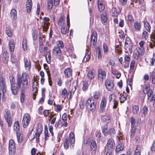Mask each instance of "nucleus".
<instances>
[{
  "label": "nucleus",
  "mask_w": 155,
  "mask_h": 155,
  "mask_svg": "<svg viewBox=\"0 0 155 155\" xmlns=\"http://www.w3.org/2000/svg\"><path fill=\"white\" fill-rule=\"evenodd\" d=\"M149 100L150 102L153 101V105L155 104V94L152 95V96Z\"/></svg>",
  "instance_id": "obj_62"
},
{
  "label": "nucleus",
  "mask_w": 155,
  "mask_h": 155,
  "mask_svg": "<svg viewBox=\"0 0 155 155\" xmlns=\"http://www.w3.org/2000/svg\"><path fill=\"white\" fill-rule=\"evenodd\" d=\"M16 136L18 142L19 143H21L23 141V138L21 135L19 133H17Z\"/></svg>",
  "instance_id": "obj_45"
},
{
  "label": "nucleus",
  "mask_w": 155,
  "mask_h": 155,
  "mask_svg": "<svg viewBox=\"0 0 155 155\" xmlns=\"http://www.w3.org/2000/svg\"><path fill=\"white\" fill-rule=\"evenodd\" d=\"M100 96V94L98 91H96L94 93L93 95L94 98L95 99L99 98Z\"/></svg>",
  "instance_id": "obj_50"
},
{
  "label": "nucleus",
  "mask_w": 155,
  "mask_h": 155,
  "mask_svg": "<svg viewBox=\"0 0 155 155\" xmlns=\"http://www.w3.org/2000/svg\"><path fill=\"white\" fill-rule=\"evenodd\" d=\"M124 146L122 144H118L116 146V152L117 153H119L124 149Z\"/></svg>",
  "instance_id": "obj_28"
},
{
  "label": "nucleus",
  "mask_w": 155,
  "mask_h": 155,
  "mask_svg": "<svg viewBox=\"0 0 155 155\" xmlns=\"http://www.w3.org/2000/svg\"><path fill=\"white\" fill-rule=\"evenodd\" d=\"M107 103L106 98L103 96L101 98L100 105V113H103L105 111V107Z\"/></svg>",
  "instance_id": "obj_9"
},
{
  "label": "nucleus",
  "mask_w": 155,
  "mask_h": 155,
  "mask_svg": "<svg viewBox=\"0 0 155 155\" xmlns=\"http://www.w3.org/2000/svg\"><path fill=\"white\" fill-rule=\"evenodd\" d=\"M25 90L21 91V94L20 95V101L21 103L24 102L25 100Z\"/></svg>",
  "instance_id": "obj_51"
},
{
  "label": "nucleus",
  "mask_w": 155,
  "mask_h": 155,
  "mask_svg": "<svg viewBox=\"0 0 155 155\" xmlns=\"http://www.w3.org/2000/svg\"><path fill=\"white\" fill-rule=\"evenodd\" d=\"M55 6H57L59 4V0H48L47 2V8L49 10L52 9L53 5V2Z\"/></svg>",
  "instance_id": "obj_13"
},
{
  "label": "nucleus",
  "mask_w": 155,
  "mask_h": 155,
  "mask_svg": "<svg viewBox=\"0 0 155 155\" xmlns=\"http://www.w3.org/2000/svg\"><path fill=\"white\" fill-rule=\"evenodd\" d=\"M106 73L102 69H99L98 71V79L99 80H103L105 78Z\"/></svg>",
  "instance_id": "obj_17"
},
{
  "label": "nucleus",
  "mask_w": 155,
  "mask_h": 155,
  "mask_svg": "<svg viewBox=\"0 0 155 155\" xmlns=\"http://www.w3.org/2000/svg\"><path fill=\"white\" fill-rule=\"evenodd\" d=\"M115 143L114 140L110 138L108 141L107 146V151H112L114 149Z\"/></svg>",
  "instance_id": "obj_12"
},
{
  "label": "nucleus",
  "mask_w": 155,
  "mask_h": 155,
  "mask_svg": "<svg viewBox=\"0 0 155 155\" xmlns=\"http://www.w3.org/2000/svg\"><path fill=\"white\" fill-rule=\"evenodd\" d=\"M75 141V138L74 134L72 132L70 133L68 137L66 138L64 142V146L65 149H68L70 147L73 148Z\"/></svg>",
  "instance_id": "obj_3"
},
{
  "label": "nucleus",
  "mask_w": 155,
  "mask_h": 155,
  "mask_svg": "<svg viewBox=\"0 0 155 155\" xmlns=\"http://www.w3.org/2000/svg\"><path fill=\"white\" fill-rule=\"evenodd\" d=\"M9 49L11 52H13L14 51L15 48V44L13 40H9Z\"/></svg>",
  "instance_id": "obj_31"
},
{
  "label": "nucleus",
  "mask_w": 155,
  "mask_h": 155,
  "mask_svg": "<svg viewBox=\"0 0 155 155\" xmlns=\"http://www.w3.org/2000/svg\"><path fill=\"white\" fill-rule=\"evenodd\" d=\"M45 58L48 63L50 64L51 62V55L50 52L47 51L45 53Z\"/></svg>",
  "instance_id": "obj_36"
},
{
  "label": "nucleus",
  "mask_w": 155,
  "mask_h": 155,
  "mask_svg": "<svg viewBox=\"0 0 155 155\" xmlns=\"http://www.w3.org/2000/svg\"><path fill=\"white\" fill-rule=\"evenodd\" d=\"M149 90L150 87L149 84L146 83L144 84L143 87V90L144 93L147 94L148 91Z\"/></svg>",
  "instance_id": "obj_32"
},
{
  "label": "nucleus",
  "mask_w": 155,
  "mask_h": 155,
  "mask_svg": "<svg viewBox=\"0 0 155 155\" xmlns=\"http://www.w3.org/2000/svg\"><path fill=\"white\" fill-rule=\"evenodd\" d=\"M67 28L66 25H62L61 28V32L63 35H65L67 31Z\"/></svg>",
  "instance_id": "obj_44"
},
{
  "label": "nucleus",
  "mask_w": 155,
  "mask_h": 155,
  "mask_svg": "<svg viewBox=\"0 0 155 155\" xmlns=\"http://www.w3.org/2000/svg\"><path fill=\"white\" fill-rule=\"evenodd\" d=\"M132 45L130 39L129 38H127L125 42V48L126 49H128L130 51L132 50Z\"/></svg>",
  "instance_id": "obj_18"
},
{
  "label": "nucleus",
  "mask_w": 155,
  "mask_h": 155,
  "mask_svg": "<svg viewBox=\"0 0 155 155\" xmlns=\"http://www.w3.org/2000/svg\"><path fill=\"white\" fill-rule=\"evenodd\" d=\"M25 66V69L27 70H29L31 68V64L29 61L26 58H24Z\"/></svg>",
  "instance_id": "obj_27"
},
{
  "label": "nucleus",
  "mask_w": 155,
  "mask_h": 155,
  "mask_svg": "<svg viewBox=\"0 0 155 155\" xmlns=\"http://www.w3.org/2000/svg\"><path fill=\"white\" fill-rule=\"evenodd\" d=\"M132 112L134 114H137L139 112V107L137 105H134L132 107Z\"/></svg>",
  "instance_id": "obj_41"
},
{
  "label": "nucleus",
  "mask_w": 155,
  "mask_h": 155,
  "mask_svg": "<svg viewBox=\"0 0 155 155\" xmlns=\"http://www.w3.org/2000/svg\"><path fill=\"white\" fill-rule=\"evenodd\" d=\"M29 76L25 73H23L21 75H18L17 79V85L19 90H25L29 86L28 82Z\"/></svg>",
  "instance_id": "obj_1"
},
{
  "label": "nucleus",
  "mask_w": 155,
  "mask_h": 155,
  "mask_svg": "<svg viewBox=\"0 0 155 155\" xmlns=\"http://www.w3.org/2000/svg\"><path fill=\"white\" fill-rule=\"evenodd\" d=\"M135 62L134 61L132 60L130 63V71L131 72L134 71L135 70Z\"/></svg>",
  "instance_id": "obj_35"
},
{
  "label": "nucleus",
  "mask_w": 155,
  "mask_h": 155,
  "mask_svg": "<svg viewBox=\"0 0 155 155\" xmlns=\"http://www.w3.org/2000/svg\"><path fill=\"white\" fill-rule=\"evenodd\" d=\"M86 54H85L83 60V62H86L89 60L91 58V52L88 51L87 50L86 51Z\"/></svg>",
  "instance_id": "obj_30"
},
{
  "label": "nucleus",
  "mask_w": 155,
  "mask_h": 155,
  "mask_svg": "<svg viewBox=\"0 0 155 155\" xmlns=\"http://www.w3.org/2000/svg\"><path fill=\"white\" fill-rule=\"evenodd\" d=\"M107 128V126L106 125H105L103 127H102L103 133L105 135H107L108 134V131Z\"/></svg>",
  "instance_id": "obj_40"
},
{
  "label": "nucleus",
  "mask_w": 155,
  "mask_h": 155,
  "mask_svg": "<svg viewBox=\"0 0 155 155\" xmlns=\"http://www.w3.org/2000/svg\"><path fill=\"white\" fill-rule=\"evenodd\" d=\"M95 101L92 98H89L87 101L86 105L88 109L91 111L94 110L96 109Z\"/></svg>",
  "instance_id": "obj_4"
},
{
  "label": "nucleus",
  "mask_w": 155,
  "mask_h": 155,
  "mask_svg": "<svg viewBox=\"0 0 155 155\" xmlns=\"http://www.w3.org/2000/svg\"><path fill=\"white\" fill-rule=\"evenodd\" d=\"M5 113L4 114V116L6 121L8 123V126L9 127L11 126L12 122L10 112L7 109L5 110Z\"/></svg>",
  "instance_id": "obj_8"
},
{
  "label": "nucleus",
  "mask_w": 155,
  "mask_h": 155,
  "mask_svg": "<svg viewBox=\"0 0 155 155\" xmlns=\"http://www.w3.org/2000/svg\"><path fill=\"white\" fill-rule=\"evenodd\" d=\"M19 122L18 121H16L14 124V130L16 131V134L17 133H19L18 131L19 130Z\"/></svg>",
  "instance_id": "obj_34"
},
{
  "label": "nucleus",
  "mask_w": 155,
  "mask_h": 155,
  "mask_svg": "<svg viewBox=\"0 0 155 155\" xmlns=\"http://www.w3.org/2000/svg\"><path fill=\"white\" fill-rule=\"evenodd\" d=\"M144 52L143 48H137L134 52L133 56L135 59H137L140 55H143Z\"/></svg>",
  "instance_id": "obj_6"
},
{
  "label": "nucleus",
  "mask_w": 155,
  "mask_h": 155,
  "mask_svg": "<svg viewBox=\"0 0 155 155\" xmlns=\"http://www.w3.org/2000/svg\"><path fill=\"white\" fill-rule=\"evenodd\" d=\"M130 122L131 126H134L135 124V122L134 118L133 117H131L130 118Z\"/></svg>",
  "instance_id": "obj_63"
},
{
  "label": "nucleus",
  "mask_w": 155,
  "mask_h": 155,
  "mask_svg": "<svg viewBox=\"0 0 155 155\" xmlns=\"http://www.w3.org/2000/svg\"><path fill=\"white\" fill-rule=\"evenodd\" d=\"M98 6L99 11L100 12L102 11L105 8V5L103 2L98 0Z\"/></svg>",
  "instance_id": "obj_26"
},
{
  "label": "nucleus",
  "mask_w": 155,
  "mask_h": 155,
  "mask_svg": "<svg viewBox=\"0 0 155 155\" xmlns=\"http://www.w3.org/2000/svg\"><path fill=\"white\" fill-rule=\"evenodd\" d=\"M126 99V97L123 95L119 97V100L121 103H123Z\"/></svg>",
  "instance_id": "obj_60"
},
{
  "label": "nucleus",
  "mask_w": 155,
  "mask_h": 155,
  "mask_svg": "<svg viewBox=\"0 0 155 155\" xmlns=\"http://www.w3.org/2000/svg\"><path fill=\"white\" fill-rule=\"evenodd\" d=\"M68 91L67 90L64 88L61 91V96L65 98L68 95Z\"/></svg>",
  "instance_id": "obj_49"
},
{
  "label": "nucleus",
  "mask_w": 155,
  "mask_h": 155,
  "mask_svg": "<svg viewBox=\"0 0 155 155\" xmlns=\"http://www.w3.org/2000/svg\"><path fill=\"white\" fill-rule=\"evenodd\" d=\"M23 48L24 51H26L27 49V41L25 39H23L22 43Z\"/></svg>",
  "instance_id": "obj_48"
},
{
  "label": "nucleus",
  "mask_w": 155,
  "mask_h": 155,
  "mask_svg": "<svg viewBox=\"0 0 155 155\" xmlns=\"http://www.w3.org/2000/svg\"><path fill=\"white\" fill-rule=\"evenodd\" d=\"M97 56L99 59H100L102 58V55L101 54L100 50L98 48L97 51Z\"/></svg>",
  "instance_id": "obj_61"
},
{
  "label": "nucleus",
  "mask_w": 155,
  "mask_h": 155,
  "mask_svg": "<svg viewBox=\"0 0 155 155\" xmlns=\"http://www.w3.org/2000/svg\"><path fill=\"white\" fill-rule=\"evenodd\" d=\"M90 148L91 154L92 155H95L97 149V145L95 141L94 140L91 141L90 143Z\"/></svg>",
  "instance_id": "obj_15"
},
{
  "label": "nucleus",
  "mask_w": 155,
  "mask_h": 155,
  "mask_svg": "<svg viewBox=\"0 0 155 155\" xmlns=\"http://www.w3.org/2000/svg\"><path fill=\"white\" fill-rule=\"evenodd\" d=\"M88 87V83L86 82H83L82 89L84 91L86 90Z\"/></svg>",
  "instance_id": "obj_53"
},
{
  "label": "nucleus",
  "mask_w": 155,
  "mask_h": 155,
  "mask_svg": "<svg viewBox=\"0 0 155 155\" xmlns=\"http://www.w3.org/2000/svg\"><path fill=\"white\" fill-rule=\"evenodd\" d=\"M31 120V117L29 114L27 113L24 114L22 121L23 126L24 128H26L28 126Z\"/></svg>",
  "instance_id": "obj_7"
},
{
  "label": "nucleus",
  "mask_w": 155,
  "mask_h": 155,
  "mask_svg": "<svg viewBox=\"0 0 155 155\" xmlns=\"http://www.w3.org/2000/svg\"><path fill=\"white\" fill-rule=\"evenodd\" d=\"M6 32L7 35L8 37H11L12 35V32L8 28H6Z\"/></svg>",
  "instance_id": "obj_58"
},
{
  "label": "nucleus",
  "mask_w": 155,
  "mask_h": 155,
  "mask_svg": "<svg viewBox=\"0 0 155 155\" xmlns=\"http://www.w3.org/2000/svg\"><path fill=\"white\" fill-rule=\"evenodd\" d=\"M143 23L145 28L148 31L150 32L151 30V26L147 22L144 21Z\"/></svg>",
  "instance_id": "obj_38"
},
{
  "label": "nucleus",
  "mask_w": 155,
  "mask_h": 155,
  "mask_svg": "<svg viewBox=\"0 0 155 155\" xmlns=\"http://www.w3.org/2000/svg\"><path fill=\"white\" fill-rule=\"evenodd\" d=\"M42 24H44L43 26V31L46 32L48 30V25L50 24L49 23H45L44 21H43L42 22Z\"/></svg>",
  "instance_id": "obj_43"
},
{
  "label": "nucleus",
  "mask_w": 155,
  "mask_h": 155,
  "mask_svg": "<svg viewBox=\"0 0 155 155\" xmlns=\"http://www.w3.org/2000/svg\"><path fill=\"white\" fill-rule=\"evenodd\" d=\"M153 92L151 90H150L148 91L147 93V94L149 100H150V99L152 96V95H153Z\"/></svg>",
  "instance_id": "obj_59"
},
{
  "label": "nucleus",
  "mask_w": 155,
  "mask_h": 155,
  "mask_svg": "<svg viewBox=\"0 0 155 155\" xmlns=\"http://www.w3.org/2000/svg\"><path fill=\"white\" fill-rule=\"evenodd\" d=\"M109 101L113 104V108L115 109L117 107L118 102L117 100L116 96L115 94H112L109 97Z\"/></svg>",
  "instance_id": "obj_5"
},
{
  "label": "nucleus",
  "mask_w": 155,
  "mask_h": 155,
  "mask_svg": "<svg viewBox=\"0 0 155 155\" xmlns=\"http://www.w3.org/2000/svg\"><path fill=\"white\" fill-rule=\"evenodd\" d=\"M135 28L136 31H140L141 28L140 23L138 21H136L134 24Z\"/></svg>",
  "instance_id": "obj_39"
},
{
  "label": "nucleus",
  "mask_w": 155,
  "mask_h": 155,
  "mask_svg": "<svg viewBox=\"0 0 155 155\" xmlns=\"http://www.w3.org/2000/svg\"><path fill=\"white\" fill-rule=\"evenodd\" d=\"M107 15L106 13H103L101 15V20L103 24H105L107 20Z\"/></svg>",
  "instance_id": "obj_33"
},
{
  "label": "nucleus",
  "mask_w": 155,
  "mask_h": 155,
  "mask_svg": "<svg viewBox=\"0 0 155 155\" xmlns=\"http://www.w3.org/2000/svg\"><path fill=\"white\" fill-rule=\"evenodd\" d=\"M0 86L2 92V98H3L5 96L6 92V86H5V82H2L0 83Z\"/></svg>",
  "instance_id": "obj_24"
},
{
  "label": "nucleus",
  "mask_w": 155,
  "mask_h": 155,
  "mask_svg": "<svg viewBox=\"0 0 155 155\" xmlns=\"http://www.w3.org/2000/svg\"><path fill=\"white\" fill-rule=\"evenodd\" d=\"M97 41V33L96 31L92 32L91 37V45L93 46L96 45Z\"/></svg>",
  "instance_id": "obj_11"
},
{
  "label": "nucleus",
  "mask_w": 155,
  "mask_h": 155,
  "mask_svg": "<svg viewBox=\"0 0 155 155\" xmlns=\"http://www.w3.org/2000/svg\"><path fill=\"white\" fill-rule=\"evenodd\" d=\"M18 86H15V84L12 82L11 85V90L12 94L14 95H16L18 94Z\"/></svg>",
  "instance_id": "obj_19"
},
{
  "label": "nucleus",
  "mask_w": 155,
  "mask_h": 155,
  "mask_svg": "<svg viewBox=\"0 0 155 155\" xmlns=\"http://www.w3.org/2000/svg\"><path fill=\"white\" fill-rule=\"evenodd\" d=\"M38 83L37 81H34L33 83L32 88L34 92L36 93L38 91Z\"/></svg>",
  "instance_id": "obj_29"
},
{
  "label": "nucleus",
  "mask_w": 155,
  "mask_h": 155,
  "mask_svg": "<svg viewBox=\"0 0 155 155\" xmlns=\"http://www.w3.org/2000/svg\"><path fill=\"white\" fill-rule=\"evenodd\" d=\"M44 68L45 70L46 71V72L48 76V81L49 83V84L51 86L52 84L51 82V78L50 77V73L49 71L48 70V66L47 64H44Z\"/></svg>",
  "instance_id": "obj_21"
},
{
  "label": "nucleus",
  "mask_w": 155,
  "mask_h": 155,
  "mask_svg": "<svg viewBox=\"0 0 155 155\" xmlns=\"http://www.w3.org/2000/svg\"><path fill=\"white\" fill-rule=\"evenodd\" d=\"M102 120L105 121L110 120V117L108 116H103L102 118Z\"/></svg>",
  "instance_id": "obj_64"
},
{
  "label": "nucleus",
  "mask_w": 155,
  "mask_h": 155,
  "mask_svg": "<svg viewBox=\"0 0 155 155\" xmlns=\"http://www.w3.org/2000/svg\"><path fill=\"white\" fill-rule=\"evenodd\" d=\"M15 150V143L12 139H11L9 141V150L10 155H13Z\"/></svg>",
  "instance_id": "obj_10"
},
{
  "label": "nucleus",
  "mask_w": 155,
  "mask_h": 155,
  "mask_svg": "<svg viewBox=\"0 0 155 155\" xmlns=\"http://www.w3.org/2000/svg\"><path fill=\"white\" fill-rule=\"evenodd\" d=\"M115 133V130L114 128H110L108 131V134L111 136H113Z\"/></svg>",
  "instance_id": "obj_54"
},
{
  "label": "nucleus",
  "mask_w": 155,
  "mask_h": 155,
  "mask_svg": "<svg viewBox=\"0 0 155 155\" xmlns=\"http://www.w3.org/2000/svg\"><path fill=\"white\" fill-rule=\"evenodd\" d=\"M64 73L65 77L67 78H70L72 75V70L70 68H67L64 70Z\"/></svg>",
  "instance_id": "obj_20"
},
{
  "label": "nucleus",
  "mask_w": 155,
  "mask_h": 155,
  "mask_svg": "<svg viewBox=\"0 0 155 155\" xmlns=\"http://www.w3.org/2000/svg\"><path fill=\"white\" fill-rule=\"evenodd\" d=\"M141 152L140 146L137 145L134 155H140Z\"/></svg>",
  "instance_id": "obj_37"
},
{
  "label": "nucleus",
  "mask_w": 155,
  "mask_h": 155,
  "mask_svg": "<svg viewBox=\"0 0 155 155\" xmlns=\"http://www.w3.org/2000/svg\"><path fill=\"white\" fill-rule=\"evenodd\" d=\"M148 34L147 31H144L142 33V38L145 39H147L148 37Z\"/></svg>",
  "instance_id": "obj_56"
},
{
  "label": "nucleus",
  "mask_w": 155,
  "mask_h": 155,
  "mask_svg": "<svg viewBox=\"0 0 155 155\" xmlns=\"http://www.w3.org/2000/svg\"><path fill=\"white\" fill-rule=\"evenodd\" d=\"M105 84L106 88L108 91H112L114 89V84L111 81H105Z\"/></svg>",
  "instance_id": "obj_16"
},
{
  "label": "nucleus",
  "mask_w": 155,
  "mask_h": 155,
  "mask_svg": "<svg viewBox=\"0 0 155 155\" xmlns=\"http://www.w3.org/2000/svg\"><path fill=\"white\" fill-rule=\"evenodd\" d=\"M42 126L41 124L38 125L36 127V131L35 134V136H34L35 137H34L32 139H34L35 137H36L37 140L38 139L42 131Z\"/></svg>",
  "instance_id": "obj_14"
},
{
  "label": "nucleus",
  "mask_w": 155,
  "mask_h": 155,
  "mask_svg": "<svg viewBox=\"0 0 155 155\" xmlns=\"http://www.w3.org/2000/svg\"><path fill=\"white\" fill-rule=\"evenodd\" d=\"M95 75V71L94 70H90L87 74V78L90 79H93Z\"/></svg>",
  "instance_id": "obj_25"
},
{
  "label": "nucleus",
  "mask_w": 155,
  "mask_h": 155,
  "mask_svg": "<svg viewBox=\"0 0 155 155\" xmlns=\"http://www.w3.org/2000/svg\"><path fill=\"white\" fill-rule=\"evenodd\" d=\"M10 15L11 17L13 19H15L17 18V12L15 9H12L11 10Z\"/></svg>",
  "instance_id": "obj_23"
},
{
  "label": "nucleus",
  "mask_w": 155,
  "mask_h": 155,
  "mask_svg": "<svg viewBox=\"0 0 155 155\" xmlns=\"http://www.w3.org/2000/svg\"><path fill=\"white\" fill-rule=\"evenodd\" d=\"M151 81L153 84H155V72H153L151 75Z\"/></svg>",
  "instance_id": "obj_57"
},
{
  "label": "nucleus",
  "mask_w": 155,
  "mask_h": 155,
  "mask_svg": "<svg viewBox=\"0 0 155 155\" xmlns=\"http://www.w3.org/2000/svg\"><path fill=\"white\" fill-rule=\"evenodd\" d=\"M64 16L61 15L60 18L59 20L58 21V25L59 26L63 25L64 24Z\"/></svg>",
  "instance_id": "obj_47"
},
{
  "label": "nucleus",
  "mask_w": 155,
  "mask_h": 155,
  "mask_svg": "<svg viewBox=\"0 0 155 155\" xmlns=\"http://www.w3.org/2000/svg\"><path fill=\"white\" fill-rule=\"evenodd\" d=\"M103 48L104 54H107L108 52V48L107 45L104 44L103 45Z\"/></svg>",
  "instance_id": "obj_52"
},
{
  "label": "nucleus",
  "mask_w": 155,
  "mask_h": 155,
  "mask_svg": "<svg viewBox=\"0 0 155 155\" xmlns=\"http://www.w3.org/2000/svg\"><path fill=\"white\" fill-rule=\"evenodd\" d=\"M9 56V54L7 51H5L2 54V56L5 58L6 62L8 61Z\"/></svg>",
  "instance_id": "obj_42"
},
{
  "label": "nucleus",
  "mask_w": 155,
  "mask_h": 155,
  "mask_svg": "<svg viewBox=\"0 0 155 155\" xmlns=\"http://www.w3.org/2000/svg\"><path fill=\"white\" fill-rule=\"evenodd\" d=\"M111 12L112 13V15L113 16H117L119 14L118 12H117L115 8H112L111 10Z\"/></svg>",
  "instance_id": "obj_46"
},
{
  "label": "nucleus",
  "mask_w": 155,
  "mask_h": 155,
  "mask_svg": "<svg viewBox=\"0 0 155 155\" xmlns=\"http://www.w3.org/2000/svg\"><path fill=\"white\" fill-rule=\"evenodd\" d=\"M64 47L63 42L58 41L56 42V45L54 47L52 50L53 54L62 60L64 59V54L62 53L61 49Z\"/></svg>",
  "instance_id": "obj_2"
},
{
  "label": "nucleus",
  "mask_w": 155,
  "mask_h": 155,
  "mask_svg": "<svg viewBox=\"0 0 155 155\" xmlns=\"http://www.w3.org/2000/svg\"><path fill=\"white\" fill-rule=\"evenodd\" d=\"M143 114H144V117H145L146 115L148 114V111L147 107L145 106L143 108Z\"/></svg>",
  "instance_id": "obj_55"
},
{
  "label": "nucleus",
  "mask_w": 155,
  "mask_h": 155,
  "mask_svg": "<svg viewBox=\"0 0 155 155\" xmlns=\"http://www.w3.org/2000/svg\"><path fill=\"white\" fill-rule=\"evenodd\" d=\"M26 3L27 11L28 13H30L32 6V1L31 0H27Z\"/></svg>",
  "instance_id": "obj_22"
}]
</instances>
